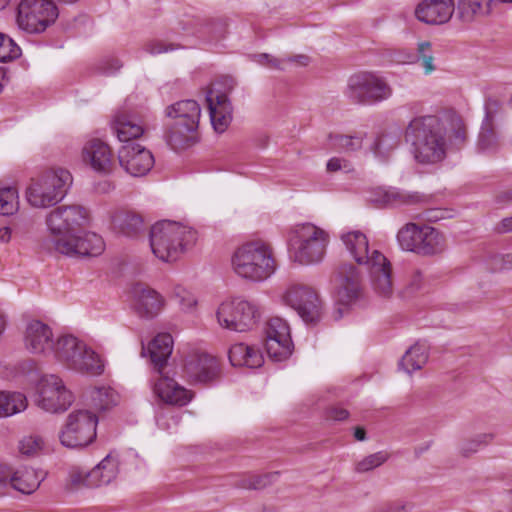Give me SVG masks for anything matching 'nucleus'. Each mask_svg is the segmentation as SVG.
I'll list each match as a JSON object with an SVG mask.
<instances>
[{"label": "nucleus", "instance_id": "1", "mask_svg": "<svg viewBox=\"0 0 512 512\" xmlns=\"http://www.w3.org/2000/svg\"><path fill=\"white\" fill-rule=\"evenodd\" d=\"M446 129L439 117L434 115L412 119L406 130L405 140L412 146L417 162L434 164L446 156Z\"/></svg>", "mask_w": 512, "mask_h": 512}, {"label": "nucleus", "instance_id": "2", "mask_svg": "<svg viewBox=\"0 0 512 512\" xmlns=\"http://www.w3.org/2000/svg\"><path fill=\"white\" fill-rule=\"evenodd\" d=\"M341 240L350 256L360 266H365L374 291L382 297L393 293L391 264L378 250L370 251L366 235L361 231H351L341 236Z\"/></svg>", "mask_w": 512, "mask_h": 512}, {"label": "nucleus", "instance_id": "3", "mask_svg": "<svg viewBox=\"0 0 512 512\" xmlns=\"http://www.w3.org/2000/svg\"><path fill=\"white\" fill-rule=\"evenodd\" d=\"M172 350L173 338L168 333L158 334L148 344L147 352L151 364L154 371L159 375L153 385V391L165 403L184 406L190 402L192 394L164 373Z\"/></svg>", "mask_w": 512, "mask_h": 512}, {"label": "nucleus", "instance_id": "4", "mask_svg": "<svg viewBox=\"0 0 512 512\" xmlns=\"http://www.w3.org/2000/svg\"><path fill=\"white\" fill-rule=\"evenodd\" d=\"M197 233L181 223L162 220L150 230V246L153 254L164 262L176 261L188 248L194 245Z\"/></svg>", "mask_w": 512, "mask_h": 512}, {"label": "nucleus", "instance_id": "5", "mask_svg": "<svg viewBox=\"0 0 512 512\" xmlns=\"http://www.w3.org/2000/svg\"><path fill=\"white\" fill-rule=\"evenodd\" d=\"M234 272L247 280L261 282L276 270L272 250L263 241H252L240 246L232 256Z\"/></svg>", "mask_w": 512, "mask_h": 512}, {"label": "nucleus", "instance_id": "6", "mask_svg": "<svg viewBox=\"0 0 512 512\" xmlns=\"http://www.w3.org/2000/svg\"><path fill=\"white\" fill-rule=\"evenodd\" d=\"M328 243L329 235L326 231L312 223H303L292 230L288 246L294 261L310 265L323 260Z\"/></svg>", "mask_w": 512, "mask_h": 512}, {"label": "nucleus", "instance_id": "7", "mask_svg": "<svg viewBox=\"0 0 512 512\" xmlns=\"http://www.w3.org/2000/svg\"><path fill=\"white\" fill-rule=\"evenodd\" d=\"M72 184V175L63 168L50 169L32 179L26 189V199L35 208H48L65 197Z\"/></svg>", "mask_w": 512, "mask_h": 512}, {"label": "nucleus", "instance_id": "8", "mask_svg": "<svg viewBox=\"0 0 512 512\" xmlns=\"http://www.w3.org/2000/svg\"><path fill=\"white\" fill-rule=\"evenodd\" d=\"M51 352L69 369L90 375L104 372V362L100 356L72 335L59 337Z\"/></svg>", "mask_w": 512, "mask_h": 512}, {"label": "nucleus", "instance_id": "9", "mask_svg": "<svg viewBox=\"0 0 512 512\" xmlns=\"http://www.w3.org/2000/svg\"><path fill=\"white\" fill-rule=\"evenodd\" d=\"M89 221V212L81 205H62L54 208L46 216L50 236L43 242L44 248L56 251V240L69 239L85 228Z\"/></svg>", "mask_w": 512, "mask_h": 512}, {"label": "nucleus", "instance_id": "10", "mask_svg": "<svg viewBox=\"0 0 512 512\" xmlns=\"http://www.w3.org/2000/svg\"><path fill=\"white\" fill-rule=\"evenodd\" d=\"M396 239L403 251L419 256H436L446 250V239L443 233L426 224L408 222L398 230Z\"/></svg>", "mask_w": 512, "mask_h": 512}, {"label": "nucleus", "instance_id": "11", "mask_svg": "<svg viewBox=\"0 0 512 512\" xmlns=\"http://www.w3.org/2000/svg\"><path fill=\"white\" fill-rule=\"evenodd\" d=\"M392 88L387 81L373 72H359L349 77L345 96L355 104L373 105L387 100Z\"/></svg>", "mask_w": 512, "mask_h": 512}, {"label": "nucleus", "instance_id": "12", "mask_svg": "<svg viewBox=\"0 0 512 512\" xmlns=\"http://www.w3.org/2000/svg\"><path fill=\"white\" fill-rule=\"evenodd\" d=\"M98 418L89 410H75L59 432L61 444L67 448L85 447L96 438Z\"/></svg>", "mask_w": 512, "mask_h": 512}, {"label": "nucleus", "instance_id": "13", "mask_svg": "<svg viewBox=\"0 0 512 512\" xmlns=\"http://www.w3.org/2000/svg\"><path fill=\"white\" fill-rule=\"evenodd\" d=\"M216 316L221 327L231 331L245 332L253 329L257 324L260 313L252 302L235 298L222 302Z\"/></svg>", "mask_w": 512, "mask_h": 512}, {"label": "nucleus", "instance_id": "14", "mask_svg": "<svg viewBox=\"0 0 512 512\" xmlns=\"http://www.w3.org/2000/svg\"><path fill=\"white\" fill-rule=\"evenodd\" d=\"M58 17L52 0H21L17 9V24L28 33H41Z\"/></svg>", "mask_w": 512, "mask_h": 512}, {"label": "nucleus", "instance_id": "15", "mask_svg": "<svg viewBox=\"0 0 512 512\" xmlns=\"http://www.w3.org/2000/svg\"><path fill=\"white\" fill-rule=\"evenodd\" d=\"M74 397L62 379L57 375H44L37 385L36 405L50 413L66 411L73 403Z\"/></svg>", "mask_w": 512, "mask_h": 512}, {"label": "nucleus", "instance_id": "16", "mask_svg": "<svg viewBox=\"0 0 512 512\" xmlns=\"http://www.w3.org/2000/svg\"><path fill=\"white\" fill-rule=\"evenodd\" d=\"M306 323H315L321 317L322 303L318 293L310 286L292 284L282 297Z\"/></svg>", "mask_w": 512, "mask_h": 512}, {"label": "nucleus", "instance_id": "17", "mask_svg": "<svg viewBox=\"0 0 512 512\" xmlns=\"http://www.w3.org/2000/svg\"><path fill=\"white\" fill-rule=\"evenodd\" d=\"M118 472V455L109 453L91 470L80 467L73 468L70 472V480L75 486H85L88 488L99 487L109 484L117 477Z\"/></svg>", "mask_w": 512, "mask_h": 512}, {"label": "nucleus", "instance_id": "18", "mask_svg": "<svg viewBox=\"0 0 512 512\" xmlns=\"http://www.w3.org/2000/svg\"><path fill=\"white\" fill-rule=\"evenodd\" d=\"M265 349L270 358L283 361L292 354L293 343L286 321L279 317L271 318L267 323Z\"/></svg>", "mask_w": 512, "mask_h": 512}, {"label": "nucleus", "instance_id": "19", "mask_svg": "<svg viewBox=\"0 0 512 512\" xmlns=\"http://www.w3.org/2000/svg\"><path fill=\"white\" fill-rule=\"evenodd\" d=\"M104 250V242L100 235L92 232L80 236L76 233L69 239L56 240V251L68 257L98 256Z\"/></svg>", "mask_w": 512, "mask_h": 512}, {"label": "nucleus", "instance_id": "20", "mask_svg": "<svg viewBox=\"0 0 512 512\" xmlns=\"http://www.w3.org/2000/svg\"><path fill=\"white\" fill-rule=\"evenodd\" d=\"M121 167L131 176L146 175L154 165L152 153L138 143L123 144L118 151Z\"/></svg>", "mask_w": 512, "mask_h": 512}, {"label": "nucleus", "instance_id": "21", "mask_svg": "<svg viewBox=\"0 0 512 512\" xmlns=\"http://www.w3.org/2000/svg\"><path fill=\"white\" fill-rule=\"evenodd\" d=\"M82 159L95 172L109 174L114 166V158L110 147L100 139L88 140L82 148Z\"/></svg>", "mask_w": 512, "mask_h": 512}, {"label": "nucleus", "instance_id": "22", "mask_svg": "<svg viewBox=\"0 0 512 512\" xmlns=\"http://www.w3.org/2000/svg\"><path fill=\"white\" fill-rule=\"evenodd\" d=\"M338 298L345 303L355 302L361 295L362 275L351 263L341 264L336 271Z\"/></svg>", "mask_w": 512, "mask_h": 512}, {"label": "nucleus", "instance_id": "23", "mask_svg": "<svg viewBox=\"0 0 512 512\" xmlns=\"http://www.w3.org/2000/svg\"><path fill=\"white\" fill-rule=\"evenodd\" d=\"M53 332L49 325L40 320L27 323L24 332L25 348L33 354H46L53 348Z\"/></svg>", "mask_w": 512, "mask_h": 512}, {"label": "nucleus", "instance_id": "24", "mask_svg": "<svg viewBox=\"0 0 512 512\" xmlns=\"http://www.w3.org/2000/svg\"><path fill=\"white\" fill-rule=\"evenodd\" d=\"M454 11L453 0H423L418 4L415 15L421 22L439 25L448 22Z\"/></svg>", "mask_w": 512, "mask_h": 512}, {"label": "nucleus", "instance_id": "25", "mask_svg": "<svg viewBox=\"0 0 512 512\" xmlns=\"http://www.w3.org/2000/svg\"><path fill=\"white\" fill-rule=\"evenodd\" d=\"M211 124L218 133L224 132L232 120V105L224 93L209 90L206 94Z\"/></svg>", "mask_w": 512, "mask_h": 512}, {"label": "nucleus", "instance_id": "26", "mask_svg": "<svg viewBox=\"0 0 512 512\" xmlns=\"http://www.w3.org/2000/svg\"><path fill=\"white\" fill-rule=\"evenodd\" d=\"M184 370L193 382L206 384L219 376L220 365L215 357L200 354L189 360L185 364Z\"/></svg>", "mask_w": 512, "mask_h": 512}, {"label": "nucleus", "instance_id": "27", "mask_svg": "<svg viewBox=\"0 0 512 512\" xmlns=\"http://www.w3.org/2000/svg\"><path fill=\"white\" fill-rule=\"evenodd\" d=\"M198 126L184 122H172L168 125L164 138L171 149L178 151L192 147L199 141Z\"/></svg>", "mask_w": 512, "mask_h": 512}, {"label": "nucleus", "instance_id": "28", "mask_svg": "<svg viewBox=\"0 0 512 512\" xmlns=\"http://www.w3.org/2000/svg\"><path fill=\"white\" fill-rule=\"evenodd\" d=\"M134 308L136 313L147 319L156 317L164 307V298L154 289L151 288H134Z\"/></svg>", "mask_w": 512, "mask_h": 512}, {"label": "nucleus", "instance_id": "29", "mask_svg": "<svg viewBox=\"0 0 512 512\" xmlns=\"http://www.w3.org/2000/svg\"><path fill=\"white\" fill-rule=\"evenodd\" d=\"M493 0H458L455 6L456 18L470 24L491 13Z\"/></svg>", "mask_w": 512, "mask_h": 512}, {"label": "nucleus", "instance_id": "30", "mask_svg": "<svg viewBox=\"0 0 512 512\" xmlns=\"http://www.w3.org/2000/svg\"><path fill=\"white\" fill-rule=\"evenodd\" d=\"M165 115L173 119V122L190 123V126L199 125L201 108L195 100H181L167 106Z\"/></svg>", "mask_w": 512, "mask_h": 512}, {"label": "nucleus", "instance_id": "31", "mask_svg": "<svg viewBox=\"0 0 512 512\" xmlns=\"http://www.w3.org/2000/svg\"><path fill=\"white\" fill-rule=\"evenodd\" d=\"M229 360L233 366L258 368L263 364V355L254 346L237 343L229 349Z\"/></svg>", "mask_w": 512, "mask_h": 512}, {"label": "nucleus", "instance_id": "32", "mask_svg": "<svg viewBox=\"0 0 512 512\" xmlns=\"http://www.w3.org/2000/svg\"><path fill=\"white\" fill-rule=\"evenodd\" d=\"M45 475L31 467H23L13 472L12 489L15 491L30 495L34 493L44 480Z\"/></svg>", "mask_w": 512, "mask_h": 512}, {"label": "nucleus", "instance_id": "33", "mask_svg": "<svg viewBox=\"0 0 512 512\" xmlns=\"http://www.w3.org/2000/svg\"><path fill=\"white\" fill-rule=\"evenodd\" d=\"M113 130L119 141L124 144L136 143L134 140L144 133L143 127L126 114H117L113 121Z\"/></svg>", "mask_w": 512, "mask_h": 512}, {"label": "nucleus", "instance_id": "34", "mask_svg": "<svg viewBox=\"0 0 512 512\" xmlns=\"http://www.w3.org/2000/svg\"><path fill=\"white\" fill-rule=\"evenodd\" d=\"M501 147V137L497 131L496 123L482 122L477 138L479 152L494 154Z\"/></svg>", "mask_w": 512, "mask_h": 512}, {"label": "nucleus", "instance_id": "35", "mask_svg": "<svg viewBox=\"0 0 512 512\" xmlns=\"http://www.w3.org/2000/svg\"><path fill=\"white\" fill-rule=\"evenodd\" d=\"M114 228L127 236L137 235L143 229V219L140 215L128 212L117 211L112 216Z\"/></svg>", "mask_w": 512, "mask_h": 512}, {"label": "nucleus", "instance_id": "36", "mask_svg": "<svg viewBox=\"0 0 512 512\" xmlns=\"http://www.w3.org/2000/svg\"><path fill=\"white\" fill-rule=\"evenodd\" d=\"M427 360V347L424 344L416 343L402 356L399 362V367L406 373L411 374L416 370L422 369V367L427 363Z\"/></svg>", "mask_w": 512, "mask_h": 512}, {"label": "nucleus", "instance_id": "37", "mask_svg": "<svg viewBox=\"0 0 512 512\" xmlns=\"http://www.w3.org/2000/svg\"><path fill=\"white\" fill-rule=\"evenodd\" d=\"M27 408V398L20 392L0 391V418L18 414Z\"/></svg>", "mask_w": 512, "mask_h": 512}, {"label": "nucleus", "instance_id": "38", "mask_svg": "<svg viewBox=\"0 0 512 512\" xmlns=\"http://www.w3.org/2000/svg\"><path fill=\"white\" fill-rule=\"evenodd\" d=\"M118 394L111 387H97L91 392V401L95 409L105 411L118 403Z\"/></svg>", "mask_w": 512, "mask_h": 512}, {"label": "nucleus", "instance_id": "39", "mask_svg": "<svg viewBox=\"0 0 512 512\" xmlns=\"http://www.w3.org/2000/svg\"><path fill=\"white\" fill-rule=\"evenodd\" d=\"M400 141V131L396 129L394 132H384L380 134L372 145L375 155L386 157L390 151L395 149Z\"/></svg>", "mask_w": 512, "mask_h": 512}, {"label": "nucleus", "instance_id": "40", "mask_svg": "<svg viewBox=\"0 0 512 512\" xmlns=\"http://www.w3.org/2000/svg\"><path fill=\"white\" fill-rule=\"evenodd\" d=\"M419 201L417 194H411L395 188L381 191V202L384 205L400 206L405 204H414Z\"/></svg>", "mask_w": 512, "mask_h": 512}, {"label": "nucleus", "instance_id": "41", "mask_svg": "<svg viewBox=\"0 0 512 512\" xmlns=\"http://www.w3.org/2000/svg\"><path fill=\"white\" fill-rule=\"evenodd\" d=\"M18 207L17 190L12 187L0 189V215H12L18 210Z\"/></svg>", "mask_w": 512, "mask_h": 512}, {"label": "nucleus", "instance_id": "42", "mask_svg": "<svg viewBox=\"0 0 512 512\" xmlns=\"http://www.w3.org/2000/svg\"><path fill=\"white\" fill-rule=\"evenodd\" d=\"M415 61L420 63V65L424 68L425 74H430L435 71L436 67L434 65V55L430 42L423 41L418 43Z\"/></svg>", "mask_w": 512, "mask_h": 512}, {"label": "nucleus", "instance_id": "43", "mask_svg": "<svg viewBox=\"0 0 512 512\" xmlns=\"http://www.w3.org/2000/svg\"><path fill=\"white\" fill-rule=\"evenodd\" d=\"M450 141L456 147H461L467 141V128L463 119L458 115L450 117Z\"/></svg>", "mask_w": 512, "mask_h": 512}, {"label": "nucleus", "instance_id": "44", "mask_svg": "<svg viewBox=\"0 0 512 512\" xmlns=\"http://www.w3.org/2000/svg\"><path fill=\"white\" fill-rule=\"evenodd\" d=\"M389 457L390 455L386 451H378L376 453L370 454L356 463L355 471L358 473L371 471L384 464L389 459Z\"/></svg>", "mask_w": 512, "mask_h": 512}, {"label": "nucleus", "instance_id": "45", "mask_svg": "<svg viewBox=\"0 0 512 512\" xmlns=\"http://www.w3.org/2000/svg\"><path fill=\"white\" fill-rule=\"evenodd\" d=\"M21 55L20 47L6 34L0 33V62L17 59Z\"/></svg>", "mask_w": 512, "mask_h": 512}, {"label": "nucleus", "instance_id": "46", "mask_svg": "<svg viewBox=\"0 0 512 512\" xmlns=\"http://www.w3.org/2000/svg\"><path fill=\"white\" fill-rule=\"evenodd\" d=\"M492 439L493 434L491 433L479 434L475 438L463 442L460 447V453L465 457H469L476 453L481 447L489 444Z\"/></svg>", "mask_w": 512, "mask_h": 512}, {"label": "nucleus", "instance_id": "47", "mask_svg": "<svg viewBox=\"0 0 512 512\" xmlns=\"http://www.w3.org/2000/svg\"><path fill=\"white\" fill-rule=\"evenodd\" d=\"M44 445L43 439L38 435H27L19 441V452L24 456H34L38 454Z\"/></svg>", "mask_w": 512, "mask_h": 512}, {"label": "nucleus", "instance_id": "48", "mask_svg": "<svg viewBox=\"0 0 512 512\" xmlns=\"http://www.w3.org/2000/svg\"><path fill=\"white\" fill-rule=\"evenodd\" d=\"M330 138L335 148L343 149L345 151H355L360 149L363 141V137L357 135H335Z\"/></svg>", "mask_w": 512, "mask_h": 512}, {"label": "nucleus", "instance_id": "49", "mask_svg": "<svg viewBox=\"0 0 512 512\" xmlns=\"http://www.w3.org/2000/svg\"><path fill=\"white\" fill-rule=\"evenodd\" d=\"M501 107L502 103L498 99L490 96L487 97L484 103L485 114L482 122L496 123Z\"/></svg>", "mask_w": 512, "mask_h": 512}, {"label": "nucleus", "instance_id": "50", "mask_svg": "<svg viewBox=\"0 0 512 512\" xmlns=\"http://www.w3.org/2000/svg\"><path fill=\"white\" fill-rule=\"evenodd\" d=\"M273 475H255L243 480L241 487L245 489H262L271 483Z\"/></svg>", "mask_w": 512, "mask_h": 512}, {"label": "nucleus", "instance_id": "51", "mask_svg": "<svg viewBox=\"0 0 512 512\" xmlns=\"http://www.w3.org/2000/svg\"><path fill=\"white\" fill-rule=\"evenodd\" d=\"M178 47V45L173 43H165L162 40H153L147 43L145 50L152 55H156L163 52L176 50Z\"/></svg>", "mask_w": 512, "mask_h": 512}, {"label": "nucleus", "instance_id": "52", "mask_svg": "<svg viewBox=\"0 0 512 512\" xmlns=\"http://www.w3.org/2000/svg\"><path fill=\"white\" fill-rule=\"evenodd\" d=\"M13 472L11 467L0 464V495L6 494L12 488Z\"/></svg>", "mask_w": 512, "mask_h": 512}, {"label": "nucleus", "instance_id": "53", "mask_svg": "<svg viewBox=\"0 0 512 512\" xmlns=\"http://www.w3.org/2000/svg\"><path fill=\"white\" fill-rule=\"evenodd\" d=\"M121 67L122 62L118 58L108 57L101 61L99 70L106 75H112L120 70Z\"/></svg>", "mask_w": 512, "mask_h": 512}, {"label": "nucleus", "instance_id": "54", "mask_svg": "<svg viewBox=\"0 0 512 512\" xmlns=\"http://www.w3.org/2000/svg\"><path fill=\"white\" fill-rule=\"evenodd\" d=\"M326 168L328 172H337L340 170L349 172L351 171V164L346 159L332 157L331 159L328 160Z\"/></svg>", "mask_w": 512, "mask_h": 512}, {"label": "nucleus", "instance_id": "55", "mask_svg": "<svg viewBox=\"0 0 512 512\" xmlns=\"http://www.w3.org/2000/svg\"><path fill=\"white\" fill-rule=\"evenodd\" d=\"M349 416V412L341 407H331L327 411V418L335 421L345 420Z\"/></svg>", "mask_w": 512, "mask_h": 512}, {"label": "nucleus", "instance_id": "56", "mask_svg": "<svg viewBox=\"0 0 512 512\" xmlns=\"http://www.w3.org/2000/svg\"><path fill=\"white\" fill-rule=\"evenodd\" d=\"M488 266L490 270H492L493 272L505 270L503 255H493L492 257H490Z\"/></svg>", "mask_w": 512, "mask_h": 512}, {"label": "nucleus", "instance_id": "57", "mask_svg": "<svg viewBox=\"0 0 512 512\" xmlns=\"http://www.w3.org/2000/svg\"><path fill=\"white\" fill-rule=\"evenodd\" d=\"M496 231L499 233L512 232V216L502 219V221L497 225Z\"/></svg>", "mask_w": 512, "mask_h": 512}, {"label": "nucleus", "instance_id": "58", "mask_svg": "<svg viewBox=\"0 0 512 512\" xmlns=\"http://www.w3.org/2000/svg\"><path fill=\"white\" fill-rule=\"evenodd\" d=\"M423 281V276L420 271H415L412 275V280L410 282V286L412 290H418L421 288V283Z\"/></svg>", "mask_w": 512, "mask_h": 512}, {"label": "nucleus", "instance_id": "59", "mask_svg": "<svg viewBox=\"0 0 512 512\" xmlns=\"http://www.w3.org/2000/svg\"><path fill=\"white\" fill-rule=\"evenodd\" d=\"M339 301L341 302V307H338L334 311L333 317L335 320L341 319L343 317L344 313H346L348 311V305L351 304V303H345L340 298H339Z\"/></svg>", "mask_w": 512, "mask_h": 512}, {"label": "nucleus", "instance_id": "60", "mask_svg": "<svg viewBox=\"0 0 512 512\" xmlns=\"http://www.w3.org/2000/svg\"><path fill=\"white\" fill-rule=\"evenodd\" d=\"M386 512H406V505L400 502L390 504Z\"/></svg>", "mask_w": 512, "mask_h": 512}, {"label": "nucleus", "instance_id": "61", "mask_svg": "<svg viewBox=\"0 0 512 512\" xmlns=\"http://www.w3.org/2000/svg\"><path fill=\"white\" fill-rule=\"evenodd\" d=\"M497 201L499 203H506V202H512V189L510 190H507L503 193H501L498 197H497Z\"/></svg>", "mask_w": 512, "mask_h": 512}, {"label": "nucleus", "instance_id": "62", "mask_svg": "<svg viewBox=\"0 0 512 512\" xmlns=\"http://www.w3.org/2000/svg\"><path fill=\"white\" fill-rule=\"evenodd\" d=\"M288 60L291 62H297L302 66H306L309 62V57L305 55H297L295 57L288 58Z\"/></svg>", "mask_w": 512, "mask_h": 512}, {"label": "nucleus", "instance_id": "63", "mask_svg": "<svg viewBox=\"0 0 512 512\" xmlns=\"http://www.w3.org/2000/svg\"><path fill=\"white\" fill-rule=\"evenodd\" d=\"M11 238V230L8 227H4L0 229V241L8 242Z\"/></svg>", "mask_w": 512, "mask_h": 512}, {"label": "nucleus", "instance_id": "64", "mask_svg": "<svg viewBox=\"0 0 512 512\" xmlns=\"http://www.w3.org/2000/svg\"><path fill=\"white\" fill-rule=\"evenodd\" d=\"M504 259V269L505 270H511L512 269V253L503 255Z\"/></svg>", "mask_w": 512, "mask_h": 512}]
</instances>
